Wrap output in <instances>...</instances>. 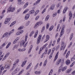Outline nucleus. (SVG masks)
<instances>
[{
    "label": "nucleus",
    "instance_id": "nucleus-1",
    "mask_svg": "<svg viewBox=\"0 0 75 75\" xmlns=\"http://www.w3.org/2000/svg\"><path fill=\"white\" fill-rule=\"evenodd\" d=\"M67 69V66L64 67L63 66H61L59 68L58 70V72H61V71L62 72H64V71H65Z\"/></svg>",
    "mask_w": 75,
    "mask_h": 75
},
{
    "label": "nucleus",
    "instance_id": "nucleus-2",
    "mask_svg": "<svg viewBox=\"0 0 75 75\" xmlns=\"http://www.w3.org/2000/svg\"><path fill=\"white\" fill-rule=\"evenodd\" d=\"M18 62H19V59H18L16 60L15 62L13 64L12 69L10 70V71H13V70L14 69V68H15L16 67L17 64Z\"/></svg>",
    "mask_w": 75,
    "mask_h": 75
},
{
    "label": "nucleus",
    "instance_id": "nucleus-3",
    "mask_svg": "<svg viewBox=\"0 0 75 75\" xmlns=\"http://www.w3.org/2000/svg\"><path fill=\"white\" fill-rule=\"evenodd\" d=\"M42 37V35H39L37 40V44H39L40 42V41H41V39Z\"/></svg>",
    "mask_w": 75,
    "mask_h": 75
},
{
    "label": "nucleus",
    "instance_id": "nucleus-4",
    "mask_svg": "<svg viewBox=\"0 0 75 75\" xmlns=\"http://www.w3.org/2000/svg\"><path fill=\"white\" fill-rule=\"evenodd\" d=\"M15 10V8H11V7H10L7 10V11L8 13H10V12H13L14 10Z\"/></svg>",
    "mask_w": 75,
    "mask_h": 75
},
{
    "label": "nucleus",
    "instance_id": "nucleus-5",
    "mask_svg": "<svg viewBox=\"0 0 75 75\" xmlns=\"http://www.w3.org/2000/svg\"><path fill=\"white\" fill-rule=\"evenodd\" d=\"M10 20H11V18H6L4 23L5 24H8Z\"/></svg>",
    "mask_w": 75,
    "mask_h": 75
},
{
    "label": "nucleus",
    "instance_id": "nucleus-6",
    "mask_svg": "<svg viewBox=\"0 0 75 75\" xmlns=\"http://www.w3.org/2000/svg\"><path fill=\"white\" fill-rule=\"evenodd\" d=\"M23 33H24V30H22L17 32L16 33V35H19L21 34H23Z\"/></svg>",
    "mask_w": 75,
    "mask_h": 75
},
{
    "label": "nucleus",
    "instance_id": "nucleus-7",
    "mask_svg": "<svg viewBox=\"0 0 75 75\" xmlns=\"http://www.w3.org/2000/svg\"><path fill=\"white\" fill-rule=\"evenodd\" d=\"M26 41H25V40H22L21 42H20V45L21 47H22V46H23L24 45V44L26 42Z\"/></svg>",
    "mask_w": 75,
    "mask_h": 75
},
{
    "label": "nucleus",
    "instance_id": "nucleus-8",
    "mask_svg": "<svg viewBox=\"0 0 75 75\" xmlns=\"http://www.w3.org/2000/svg\"><path fill=\"white\" fill-rule=\"evenodd\" d=\"M46 39L44 41V42H46L47 41H48L49 40H50V35H47L46 36Z\"/></svg>",
    "mask_w": 75,
    "mask_h": 75
},
{
    "label": "nucleus",
    "instance_id": "nucleus-9",
    "mask_svg": "<svg viewBox=\"0 0 75 75\" xmlns=\"http://www.w3.org/2000/svg\"><path fill=\"white\" fill-rule=\"evenodd\" d=\"M10 54V53L8 52L5 55V57L3 58V59H2V61H4L7 58V57Z\"/></svg>",
    "mask_w": 75,
    "mask_h": 75
},
{
    "label": "nucleus",
    "instance_id": "nucleus-10",
    "mask_svg": "<svg viewBox=\"0 0 75 75\" xmlns=\"http://www.w3.org/2000/svg\"><path fill=\"white\" fill-rule=\"evenodd\" d=\"M42 72L41 71H34V73L35 74H36V75H40L41 74Z\"/></svg>",
    "mask_w": 75,
    "mask_h": 75
},
{
    "label": "nucleus",
    "instance_id": "nucleus-11",
    "mask_svg": "<svg viewBox=\"0 0 75 75\" xmlns=\"http://www.w3.org/2000/svg\"><path fill=\"white\" fill-rule=\"evenodd\" d=\"M72 70V68L66 70L65 73L66 74H69L71 72Z\"/></svg>",
    "mask_w": 75,
    "mask_h": 75
},
{
    "label": "nucleus",
    "instance_id": "nucleus-12",
    "mask_svg": "<svg viewBox=\"0 0 75 75\" xmlns=\"http://www.w3.org/2000/svg\"><path fill=\"white\" fill-rule=\"evenodd\" d=\"M30 15L29 14H26L25 17V20H28V18H29V17H30Z\"/></svg>",
    "mask_w": 75,
    "mask_h": 75
},
{
    "label": "nucleus",
    "instance_id": "nucleus-13",
    "mask_svg": "<svg viewBox=\"0 0 75 75\" xmlns=\"http://www.w3.org/2000/svg\"><path fill=\"white\" fill-rule=\"evenodd\" d=\"M69 19L71 20L72 18V13H71V12L70 11L69 13Z\"/></svg>",
    "mask_w": 75,
    "mask_h": 75
},
{
    "label": "nucleus",
    "instance_id": "nucleus-14",
    "mask_svg": "<svg viewBox=\"0 0 75 75\" xmlns=\"http://www.w3.org/2000/svg\"><path fill=\"white\" fill-rule=\"evenodd\" d=\"M68 7H65L63 10V14H65V13H66L67 11V10H68Z\"/></svg>",
    "mask_w": 75,
    "mask_h": 75
},
{
    "label": "nucleus",
    "instance_id": "nucleus-15",
    "mask_svg": "<svg viewBox=\"0 0 75 75\" xmlns=\"http://www.w3.org/2000/svg\"><path fill=\"white\" fill-rule=\"evenodd\" d=\"M4 69V66H3V64H1L0 65V71H3Z\"/></svg>",
    "mask_w": 75,
    "mask_h": 75
},
{
    "label": "nucleus",
    "instance_id": "nucleus-16",
    "mask_svg": "<svg viewBox=\"0 0 75 75\" xmlns=\"http://www.w3.org/2000/svg\"><path fill=\"white\" fill-rule=\"evenodd\" d=\"M33 46L31 45L29 49L28 50V54H30V52H31V50H32V49L33 48Z\"/></svg>",
    "mask_w": 75,
    "mask_h": 75
},
{
    "label": "nucleus",
    "instance_id": "nucleus-17",
    "mask_svg": "<svg viewBox=\"0 0 75 75\" xmlns=\"http://www.w3.org/2000/svg\"><path fill=\"white\" fill-rule=\"evenodd\" d=\"M59 53V52H58L57 53L56 55L55 56V57L54 58V62H55L56 60H57V59L58 58V53Z\"/></svg>",
    "mask_w": 75,
    "mask_h": 75
},
{
    "label": "nucleus",
    "instance_id": "nucleus-18",
    "mask_svg": "<svg viewBox=\"0 0 75 75\" xmlns=\"http://www.w3.org/2000/svg\"><path fill=\"white\" fill-rule=\"evenodd\" d=\"M66 64L68 65H69L70 64V63H71V61L69 60H67L65 62Z\"/></svg>",
    "mask_w": 75,
    "mask_h": 75
},
{
    "label": "nucleus",
    "instance_id": "nucleus-19",
    "mask_svg": "<svg viewBox=\"0 0 75 75\" xmlns=\"http://www.w3.org/2000/svg\"><path fill=\"white\" fill-rule=\"evenodd\" d=\"M31 65H32V63H30L29 65L28 66L26 67V70H28L30 67H31Z\"/></svg>",
    "mask_w": 75,
    "mask_h": 75
},
{
    "label": "nucleus",
    "instance_id": "nucleus-20",
    "mask_svg": "<svg viewBox=\"0 0 75 75\" xmlns=\"http://www.w3.org/2000/svg\"><path fill=\"white\" fill-rule=\"evenodd\" d=\"M28 3H26L23 6V9H25L27 6H28Z\"/></svg>",
    "mask_w": 75,
    "mask_h": 75
},
{
    "label": "nucleus",
    "instance_id": "nucleus-21",
    "mask_svg": "<svg viewBox=\"0 0 75 75\" xmlns=\"http://www.w3.org/2000/svg\"><path fill=\"white\" fill-rule=\"evenodd\" d=\"M64 30H61L60 34V35H59L60 37H61L62 35H63V34H64Z\"/></svg>",
    "mask_w": 75,
    "mask_h": 75
},
{
    "label": "nucleus",
    "instance_id": "nucleus-22",
    "mask_svg": "<svg viewBox=\"0 0 75 75\" xmlns=\"http://www.w3.org/2000/svg\"><path fill=\"white\" fill-rule=\"evenodd\" d=\"M26 62H27V61L26 60H25L23 62L22 64L21 67H24V65H25V64H26Z\"/></svg>",
    "mask_w": 75,
    "mask_h": 75
},
{
    "label": "nucleus",
    "instance_id": "nucleus-23",
    "mask_svg": "<svg viewBox=\"0 0 75 75\" xmlns=\"http://www.w3.org/2000/svg\"><path fill=\"white\" fill-rule=\"evenodd\" d=\"M40 1H41V0H38L35 3L33 4V5L35 6V5H37L38 4H39V3H40Z\"/></svg>",
    "mask_w": 75,
    "mask_h": 75
},
{
    "label": "nucleus",
    "instance_id": "nucleus-24",
    "mask_svg": "<svg viewBox=\"0 0 75 75\" xmlns=\"http://www.w3.org/2000/svg\"><path fill=\"white\" fill-rule=\"evenodd\" d=\"M62 60V59H60L56 62V65H59V64L61 63Z\"/></svg>",
    "mask_w": 75,
    "mask_h": 75
},
{
    "label": "nucleus",
    "instance_id": "nucleus-25",
    "mask_svg": "<svg viewBox=\"0 0 75 75\" xmlns=\"http://www.w3.org/2000/svg\"><path fill=\"white\" fill-rule=\"evenodd\" d=\"M10 65L9 64H6L5 66V67L6 69H9Z\"/></svg>",
    "mask_w": 75,
    "mask_h": 75
},
{
    "label": "nucleus",
    "instance_id": "nucleus-26",
    "mask_svg": "<svg viewBox=\"0 0 75 75\" xmlns=\"http://www.w3.org/2000/svg\"><path fill=\"white\" fill-rule=\"evenodd\" d=\"M16 74L17 73V72H18L19 71H20V68H16L15 70H14Z\"/></svg>",
    "mask_w": 75,
    "mask_h": 75
},
{
    "label": "nucleus",
    "instance_id": "nucleus-27",
    "mask_svg": "<svg viewBox=\"0 0 75 75\" xmlns=\"http://www.w3.org/2000/svg\"><path fill=\"white\" fill-rule=\"evenodd\" d=\"M3 37H8V33L7 32H6L3 35Z\"/></svg>",
    "mask_w": 75,
    "mask_h": 75
},
{
    "label": "nucleus",
    "instance_id": "nucleus-28",
    "mask_svg": "<svg viewBox=\"0 0 75 75\" xmlns=\"http://www.w3.org/2000/svg\"><path fill=\"white\" fill-rule=\"evenodd\" d=\"M18 47V45H15L13 47V50L14 51L15 50V49H17Z\"/></svg>",
    "mask_w": 75,
    "mask_h": 75
},
{
    "label": "nucleus",
    "instance_id": "nucleus-29",
    "mask_svg": "<svg viewBox=\"0 0 75 75\" xmlns=\"http://www.w3.org/2000/svg\"><path fill=\"white\" fill-rule=\"evenodd\" d=\"M50 18V15H47L45 18V21H47Z\"/></svg>",
    "mask_w": 75,
    "mask_h": 75
},
{
    "label": "nucleus",
    "instance_id": "nucleus-30",
    "mask_svg": "<svg viewBox=\"0 0 75 75\" xmlns=\"http://www.w3.org/2000/svg\"><path fill=\"white\" fill-rule=\"evenodd\" d=\"M55 4H53L52 5L50 8V9L51 10H53L54 9V8L55 7Z\"/></svg>",
    "mask_w": 75,
    "mask_h": 75
},
{
    "label": "nucleus",
    "instance_id": "nucleus-31",
    "mask_svg": "<svg viewBox=\"0 0 75 75\" xmlns=\"http://www.w3.org/2000/svg\"><path fill=\"white\" fill-rule=\"evenodd\" d=\"M40 12V10H37L35 12V13H34V16H37V14H38V13H39Z\"/></svg>",
    "mask_w": 75,
    "mask_h": 75
},
{
    "label": "nucleus",
    "instance_id": "nucleus-32",
    "mask_svg": "<svg viewBox=\"0 0 75 75\" xmlns=\"http://www.w3.org/2000/svg\"><path fill=\"white\" fill-rule=\"evenodd\" d=\"M39 65V63H37L36 65L35 66L34 68V70H36V69H37V68L38 67V65Z\"/></svg>",
    "mask_w": 75,
    "mask_h": 75
},
{
    "label": "nucleus",
    "instance_id": "nucleus-33",
    "mask_svg": "<svg viewBox=\"0 0 75 75\" xmlns=\"http://www.w3.org/2000/svg\"><path fill=\"white\" fill-rule=\"evenodd\" d=\"M29 11V9L27 8L25 9L24 11L23 12V14H25L27 13Z\"/></svg>",
    "mask_w": 75,
    "mask_h": 75
},
{
    "label": "nucleus",
    "instance_id": "nucleus-34",
    "mask_svg": "<svg viewBox=\"0 0 75 75\" xmlns=\"http://www.w3.org/2000/svg\"><path fill=\"white\" fill-rule=\"evenodd\" d=\"M44 47H41L40 48V49L39 52V54H40V53H41V52L42 51V50H44Z\"/></svg>",
    "mask_w": 75,
    "mask_h": 75
},
{
    "label": "nucleus",
    "instance_id": "nucleus-35",
    "mask_svg": "<svg viewBox=\"0 0 75 75\" xmlns=\"http://www.w3.org/2000/svg\"><path fill=\"white\" fill-rule=\"evenodd\" d=\"M39 26V25L38 24V23H36L35 24V26L34 27V28H37Z\"/></svg>",
    "mask_w": 75,
    "mask_h": 75
},
{
    "label": "nucleus",
    "instance_id": "nucleus-36",
    "mask_svg": "<svg viewBox=\"0 0 75 75\" xmlns=\"http://www.w3.org/2000/svg\"><path fill=\"white\" fill-rule=\"evenodd\" d=\"M5 45H6L5 43H4L0 46V49H2L5 46Z\"/></svg>",
    "mask_w": 75,
    "mask_h": 75
},
{
    "label": "nucleus",
    "instance_id": "nucleus-37",
    "mask_svg": "<svg viewBox=\"0 0 75 75\" xmlns=\"http://www.w3.org/2000/svg\"><path fill=\"white\" fill-rule=\"evenodd\" d=\"M28 33H27L25 35V41H27V38H28Z\"/></svg>",
    "mask_w": 75,
    "mask_h": 75
},
{
    "label": "nucleus",
    "instance_id": "nucleus-38",
    "mask_svg": "<svg viewBox=\"0 0 75 75\" xmlns=\"http://www.w3.org/2000/svg\"><path fill=\"white\" fill-rule=\"evenodd\" d=\"M29 13L30 14H34L35 13V11L34 10H31L29 11Z\"/></svg>",
    "mask_w": 75,
    "mask_h": 75
},
{
    "label": "nucleus",
    "instance_id": "nucleus-39",
    "mask_svg": "<svg viewBox=\"0 0 75 75\" xmlns=\"http://www.w3.org/2000/svg\"><path fill=\"white\" fill-rule=\"evenodd\" d=\"M47 60H46L43 63V66L45 67L47 65Z\"/></svg>",
    "mask_w": 75,
    "mask_h": 75
},
{
    "label": "nucleus",
    "instance_id": "nucleus-40",
    "mask_svg": "<svg viewBox=\"0 0 75 75\" xmlns=\"http://www.w3.org/2000/svg\"><path fill=\"white\" fill-rule=\"evenodd\" d=\"M45 26H43L42 27V29L41 30V33H43V32L45 30Z\"/></svg>",
    "mask_w": 75,
    "mask_h": 75
},
{
    "label": "nucleus",
    "instance_id": "nucleus-41",
    "mask_svg": "<svg viewBox=\"0 0 75 75\" xmlns=\"http://www.w3.org/2000/svg\"><path fill=\"white\" fill-rule=\"evenodd\" d=\"M54 25H52L51 26V27L49 28V31H52V29L54 28Z\"/></svg>",
    "mask_w": 75,
    "mask_h": 75
},
{
    "label": "nucleus",
    "instance_id": "nucleus-42",
    "mask_svg": "<svg viewBox=\"0 0 75 75\" xmlns=\"http://www.w3.org/2000/svg\"><path fill=\"white\" fill-rule=\"evenodd\" d=\"M35 33V32L34 31H32L30 33V36L31 37V36H32V35H33V34H34Z\"/></svg>",
    "mask_w": 75,
    "mask_h": 75
},
{
    "label": "nucleus",
    "instance_id": "nucleus-43",
    "mask_svg": "<svg viewBox=\"0 0 75 75\" xmlns=\"http://www.w3.org/2000/svg\"><path fill=\"white\" fill-rule=\"evenodd\" d=\"M57 13H53V14L52 15V17H55V16H57Z\"/></svg>",
    "mask_w": 75,
    "mask_h": 75
},
{
    "label": "nucleus",
    "instance_id": "nucleus-44",
    "mask_svg": "<svg viewBox=\"0 0 75 75\" xmlns=\"http://www.w3.org/2000/svg\"><path fill=\"white\" fill-rule=\"evenodd\" d=\"M38 23V24H39V25H41V24H43V22L42 21H40L39 22H37Z\"/></svg>",
    "mask_w": 75,
    "mask_h": 75
},
{
    "label": "nucleus",
    "instance_id": "nucleus-45",
    "mask_svg": "<svg viewBox=\"0 0 75 75\" xmlns=\"http://www.w3.org/2000/svg\"><path fill=\"white\" fill-rule=\"evenodd\" d=\"M30 21H29L27 22L25 24L26 26H28V25L30 24Z\"/></svg>",
    "mask_w": 75,
    "mask_h": 75
},
{
    "label": "nucleus",
    "instance_id": "nucleus-46",
    "mask_svg": "<svg viewBox=\"0 0 75 75\" xmlns=\"http://www.w3.org/2000/svg\"><path fill=\"white\" fill-rule=\"evenodd\" d=\"M69 54H70V52H68L66 56V58H68V57L69 56Z\"/></svg>",
    "mask_w": 75,
    "mask_h": 75
},
{
    "label": "nucleus",
    "instance_id": "nucleus-47",
    "mask_svg": "<svg viewBox=\"0 0 75 75\" xmlns=\"http://www.w3.org/2000/svg\"><path fill=\"white\" fill-rule=\"evenodd\" d=\"M39 18H40V16H37L35 18V20H36V21H37V20H38V19H39Z\"/></svg>",
    "mask_w": 75,
    "mask_h": 75
},
{
    "label": "nucleus",
    "instance_id": "nucleus-48",
    "mask_svg": "<svg viewBox=\"0 0 75 75\" xmlns=\"http://www.w3.org/2000/svg\"><path fill=\"white\" fill-rule=\"evenodd\" d=\"M65 44V42L63 41L62 42H61V47H64V44Z\"/></svg>",
    "mask_w": 75,
    "mask_h": 75
},
{
    "label": "nucleus",
    "instance_id": "nucleus-49",
    "mask_svg": "<svg viewBox=\"0 0 75 75\" xmlns=\"http://www.w3.org/2000/svg\"><path fill=\"white\" fill-rule=\"evenodd\" d=\"M55 42H56V41H55V40H54L53 41V44H52V47H54V45L55 44Z\"/></svg>",
    "mask_w": 75,
    "mask_h": 75
},
{
    "label": "nucleus",
    "instance_id": "nucleus-50",
    "mask_svg": "<svg viewBox=\"0 0 75 75\" xmlns=\"http://www.w3.org/2000/svg\"><path fill=\"white\" fill-rule=\"evenodd\" d=\"M46 8H45L42 11V14H44V13H45V11H46Z\"/></svg>",
    "mask_w": 75,
    "mask_h": 75
},
{
    "label": "nucleus",
    "instance_id": "nucleus-51",
    "mask_svg": "<svg viewBox=\"0 0 75 75\" xmlns=\"http://www.w3.org/2000/svg\"><path fill=\"white\" fill-rule=\"evenodd\" d=\"M60 47V45H58L57 47L56 48V51H57L59 48V47Z\"/></svg>",
    "mask_w": 75,
    "mask_h": 75
},
{
    "label": "nucleus",
    "instance_id": "nucleus-52",
    "mask_svg": "<svg viewBox=\"0 0 75 75\" xmlns=\"http://www.w3.org/2000/svg\"><path fill=\"white\" fill-rule=\"evenodd\" d=\"M75 62H74L70 66V68H71V67H72L73 66V65H74L75 64Z\"/></svg>",
    "mask_w": 75,
    "mask_h": 75
},
{
    "label": "nucleus",
    "instance_id": "nucleus-53",
    "mask_svg": "<svg viewBox=\"0 0 75 75\" xmlns=\"http://www.w3.org/2000/svg\"><path fill=\"white\" fill-rule=\"evenodd\" d=\"M71 74L72 75H75V70L73 71L71 73Z\"/></svg>",
    "mask_w": 75,
    "mask_h": 75
},
{
    "label": "nucleus",
    "instance_id": "nucleus-54",
    "mask_svg": "<svg viewBox=\"0 0 75 75\" xmlns=\"http://www.w3.org/2000/svg\"><path fill=\"white\" fill-rule=\"evenodd\" d=\"M27 44H28V42H26L25 45H24L23 46L24 48H25V47H26L27 46Z\"/></svg>",
    "mask_w": 75,
    "mask_h": 75
},
{
    "label": "nucleus",
    "instance_id": "nucleus-55",
    "mask_svg": "<svg viewBox=\"0 0 75 75\" xmlns=\"http://www.w3.org/2000/svg\"><path fill=\"white\" fill-rule=\"evenodd\" d=\"M11 74L12 75H15V74H16V73L14 70L11 73Z\"/></svg>",
    "mask_w": 75,
    "mask_h": 75
},
{
    "label": "nucleus",
    "instance_id": "nucleus-56",
    "mask_svg": "<svg viewBox=\"0 0 75 75\" xmlns=\"http://www.w3.org/2000/svg\"><path fill=\"white\" fill-rule=\"evenodd\" d=\"M75 56H74L73 57H72L71 58V60L72 61H74L75 60Z\"/></svg>",
    "mask_w": 75,
    "mask_h": 75
},
{
    "label": "nucleus",
    "instance_id": "nucleus-57",
    "mask_svg": "<svg viewBox=\"0 0 75 75\" xmlns=\"http://www.w3.org/2000/svg\"><path fill=\"white\" fill-rule=\"evenodd\" d=\"M51 49H49L47 52V54L48 55H49L51 53Z\"/></svg>",
    "mask_w": 75,
    "mask_h": 75
},
{
    "label": "nucleus",
    "instance_id": "nucleus-58",
    "mask_svg": "<svg viewBox=\"0 0 75 75\" xmlns=\"http://www.w3.org/2000/svg\"><path fill=\"white\" fill-rule=\"evenodd\" d=\"M72 45V42H71L70 44L69 45V46H68V48H69L71 47V45Z\"/></svg>",
    "mask_w": 75,
    "mask_h": 75
},
{
    "label": "nucleus",
    "instance_id": "nucleus-59",
    "mask_svg": "<svg viewBox=\"0 0 75 75\" xmlns=\"http://www.w3.org/2000/svg\"><path fill=\"white\" fill-rule=\"evenodd\" d=\"M18 4H19V5H21L22 4H23V2L21 1V2H19L18 3Z\"/></svg>",
    "mask_w": 75,
    "mask_h": 75
},
{
    "label": "nucleus",
    "instance_id": "nucleus-60",
    "mask_svg": "<svg viewBox=\"0 0 75 75\" xmlns=\"http://www.w3.org/2000/svg\"><path fill=\"white\" fill-rule=\"evenodd\" d=\"M22 29H23V27L22 26H20L18 29V30L19 31L20 30H22Z\"/></svg>",
    "mask_w": 75,
    "mask_h": 75
},
{
    "label": "nucleus",
    "instance_id": "nucleus-61",
    "mask_svg": "<svg viewBox=\"0 0 75 75\" xmlns=\"http://www.w3.org/2000/svg\"><path fill=\"white\" fill-rule=\"evenodd\" d=\"M49 25H50V23H48L46 25V29H48V28H49Z\"/></svg>",
    "mask_w": 75,
    "mask_h": 75
},
{
    "label": "nucleus",
    "instance_id": "nucleus-62",
    "mask_svg": "<svg viewBox=\"0 0 75 75\" xmlns=\"http://www.w3.org/2000/svg\"><path fill=\"white\" fill-rule=\"evenodd\" d=\"M72 37H73V34H71L70 38V40H71L72 39Z\"/></svg>",
    "mask_w": 75,
    "mask_h": 75
},
{
    "label": "nucleus",
    "instance_id": "nucleus-63",
    "mask_svg": "<svg viewBox=\"0 0 75 75\" xmlns=\"http://www.w3.org/2000/svg\"><path fill=\"white\" fill-rule=\"evenodd\" d=\"M24 71V70H22L21 71H20L19 74H18L20 75H21L23 72V71Z\"/></svg>",
    "mask_w": 75,
    "mask_h": 75
},
{
    "label": "nucleus",
    "instance_id": "nucleus-64",
    "mask_svg": "<svg viewBox=\"0 0 75 75\" xmlns=\"http://www.w3.org/2000/svg\"><path fill=\"white\" fill-rule=\"evenodd\" d=\"M19 40H20V37H17L15 39V40H16V41H18Z\"/></svg>",
    "mask_w": 75,
    "mask_h": 75
}]
</instances>
